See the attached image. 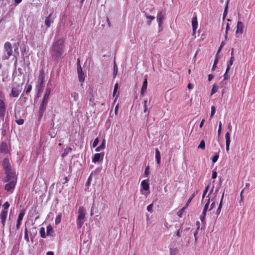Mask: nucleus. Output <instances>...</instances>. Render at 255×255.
<instances>
[{"label": "nucleus", "mask_w": 255, "mask_h": 255, "mask_svg": "<svg viewBox=\"0 0 255 255\" xmlns=\"http://www.w3.org/2000/svg\"><path fill=\"white\" fill-rule=\"evenodd\" d=\"M64 41L63 39H59L55 41L50 48V53L51 59L58 63L60 60L64 56Z\"/></svg>", "instance_id": "1"}, {"label": "nucleus", "mask_w": 255, "mask_h": 255, "mask_svg": "<svg viewBox=\"0 0 255 255\" xmlns=\"http://www.w3.org/2000/svg\"><path fill=\"white\" fill-rule=\"evenodd\" d=\"M45 73L44 69H42L39 71L37 79V84L36 86L37 91V97L40 96V93L43 91L45 87Z\"/></svg>", "instance_id": "2"}, {"label": "nucleus", "mask_w": 255, "mask_h": 255, "mask_svg": "<svg viewBox=\"0 0 255 255\" xmlns=\"http://www.w3.org/2000/svg\"><path fill=\"white\" fill-rule=\"evenodd\" d=\"M6 111V99L4 93L0 91V118L3 119Z\"/></svg>", "instance_id": "3"}, {"label": "nucleus", "mask_w": 255, "mask_h": 255, "mask_svg": "<svg viewBox=\"0 0 255 255\" xmlns=\"http://www.w3.org/2000/svg\"><path fill=\"white\" fill-rule=\"evenodd\" d=\"M78 216L76 220V223L77 228L78 229H81L84 224V219L85 218V211L84 208L83 207H80L78 209Z\"/></svg>", "instance_id": "4"}, {"label": "nucleus", "mask_w": 255, "mask_h": 255, "mask_svg": "<svg viewBox=\"0 0 255 255\" xmlns=\"http://www.w3.org/2000/svg\"><path fill=\"white\" fill-rule=\"evenodd\" d=\"M4 49L7 52V55L4 56V59H8L12 55V45L9 42H6L4 44Z\"/></svg>", "instance_id": "5"}, {"label": "nucleus", "mask_w": 255, "mask_h": 255, "mask_svg": "<svg viewBox=\"0 0 255 255\" xmlns=\"http://www.w3.org/2000/svg\"><path fill=\"white\" fill-rule=\"evenodd\" d=\"M77 72L78 74V78L80 82H83L85 80V74L82 71L81 66L80 63V60L78 59L77 62Z\"/></svg>", "instance_id": "6"}, {"label": "nucleus", "mask_w": 255, "mask_h": 255, "mask_svg": "<svg viewBox=\"0 0 255 255\" xmlns=\"http://www.w3.org/2000/svg\"><path fill=\"white\" fill-rule=\"evenodd\" d=\"M16 184V179H13L12 180L9 181L8 183L5 185L4 189L7 192L13 191L15 188Z\"/></svg>", "instance_id": "7"}, {"label": "nucleus", "mask_w": 255, "mask_h": 255, "mask_svg": "<svg viewBox=\"0 0 255 255\" xmlns=\"http://www.w3.org/2000/svg\"><path fill=\"white\" fill-rule=\"evenodd\" d=\"M209 203H210V199H208L207 202L205 204V205L204 206L203 212L200 217V219L202 223L205 222V217H206V213H207L208 208L209 207Z\"/></svg>", "instance_id": "8"}, {"label": "nucleus", "mask_w": 255, "mask_h": 255, "mask_svg": "<svg viewBox=\"0 0 255 255\" xmlns=\"http://www.w3.org/2000/svg\"><path fill=\"white\" fill-rule=\"evenodd\" d=\"M10 150L5 142H2L0 143V153L3 154L9 153Z\"/></svg>", "instance_id": "9"}, {"label": "nucleus", "mask_w": 255, "mask_h": 255, "mask_svg": "<svg viewBox=\"0 0 255 255\" xmlns=\"http://www.w3.org/2000/svg\"><path fill=\"white\" fill-rule=\"evenodd\" d=\"M165 11L162 10L158 13L157 15V21L158 23V26L160 27L163 22V20L165 18Z\"/></svg>", "instance_id": "10"}, {"label": "nucleus", "mask_w": 255, "mask_h": 255, "mask_svg": "<svg viewBox=\"0 0 255 255\" xmlns=\"http://www.w3.org/2000/svg\"><path fill=\"white\" fill-rule=\"evenodd\" d=\"M7 213L8 212L7 210H2L1 211L0 213V220H1L2 228L3 229H4L5 226V221L7 218Z\"/></svg>", "instance_id": "11"}, {"label": "nucleus", "mask_w": 255, "mask_h": 255, "mask_svg": "<svg viewBox=\"0 0 255 255\" xmlns=\"http://www.w3.org/2000/svg\"><path fill=\"white\" fill-rule=\"evenodd\" d=\"M20 88L19 86H17L14 87H12L10 94V96L12 97H17L20 92Z\"/></svg>", "instance_id": "12"}, {"label": "nucleus", "mask_w": 255, "mask_h": 255, "mask_svg": "<svg viewBox=\"0 0 255 255\" xmlns=\"http://www.w3.org/2000/svg\"><path fill=\"white\" fill-rule=\"evenodd\" d=\"M2 165L3 167V169L5 171H10L11 170V166L9 161V159L7 158H5L2 162Z\"/></svg>", "instance_id": "13"}, {"label": "nucleus", "mask_w": 255, "mask_h": 255, "mask_svg": "<svg viewBox=\"0 0 255 255\" xmlns=\"http://www.w3.org/2000/svg\"><path fill=\"white\" fill-rule=\"evenodd\" d=\"M47 105V103H43V102H41L40 107H39V118L40 119H41L42 118V117H43V113L46 109Z\"/></svg>", "instance_id": "14"}, {"label": "nucleus", "mask_w": 255, "mask_h": 255, "mask_svg": "<svg viewBox=\"0 0 255 255\" xmlns=\"http://www.w3.org/2000/svg\"><path fill=\"white\" fill-rule=\"evenodd\" d=\"M198 25L197 17L196 15H195L192 19V27L193 34H195L196 33V31L198 28Z\"/></svg>", "instance_id": "15"}, {"label": "nucleus", "mask_w": 255, "mask_h": 255, "mask_svg": "<svg viewBox=\"0 0 255 255\" xmlns=\"http://www.w3.org/2000/svg\"><path fill=\"white\" fill-rule=\"evenodd\" d=\"M147 87V77L145 76L144 81L141 89L140 94L141 96H144V93Z\"/></svg>", "instance_id": "16"}, {"label": "nucleus", "mask_w": 255, "mask_h": 255, "mask_svg": "<svg viewBox=\"0 0 255 255\" xmlns=\"http://www.w3.org/2000/svg\"><path fill=\"white\" fill-rule=\"evenodd\" d=\"M5 173L6 174V179L5 180L6 182H9L12 180L13 179H16L13 174L12 173L11 170L10 171H5Z\"/></svg>", "instance_id": "17"}, {"label": "nucleus", "mask_w": 255, "mask_h": 255, "mask_svg": "<svg viewBox=\"0 0 255 255\" xmlns=\"http://www.w3.org/2000/svg\"><path fill=\"white\" fill-rule=\"evenodd\" d=\"M244 27V23L241 21H238L237 22V30L236 31V34L239 33L242 34L243 32Z\"/></svg>", "instance_id": "18"}, {"label": "nucleus", "mask_w": 255, "mask_h": 255, "mask_svg": "<svg viewBox=\"0 0 255 255\" xmlns=\"http://www.w3.org/2000/svg\"><path fill=\"white\" fill-rule=\"evenodd\" d=\"M51 92V89L49 88H47L45 93L43 96L42 101L43 103H46L48 104L49 97Z\"/></svg>", "instance_id": "19"}, {"label": "nucleus", "mask_w": 255, "mask_h": 255, "mask_svg": "<svg viewBox=\"0 0 255 255\" xmlns=\"http://www.w3.org/2000/svg\"><path fill=\"white\" fill-rule=\"evenodd\" d=\"M141 186L144 190L147 191L149 190V185L146 180H144L141 182Z\"/></svg>", "instance_id": "20"}, {"label": "nucleus", "mask_w": 255, "mask_h": 255, "mask_svg": "<svg viewBox=\"0 0 255 255\" xmlns=\"http://www.w3.org/2000/svg\"><path fill=\"white\" fill-rule=\"evenodd\" d=\"M224 192L222 194L219 205L218 208L216 211V214L217 215H219L221 212V209L222 207V202H223V198H224Z\"/></svg>", "instance_id": "21"}, {"label": "nucleus", "mask_w": 255, "mask_h": 255, "mask_svg": "<svg viewBox=\"0 0 255 255\" xmlns=\"http://www.w3.org/2000/svg\"><path fill=\"white\" fill-rule=\"evenodd\" d=\"M105 147H106V140L105 139H104L102 140V142L101 145L96 148L95 151H97V152L100 151L101 150L104 149L105 148Z\"/></svg>", "instance_id": "22"}, {"label": "nucleus", "mask_w": 255, "mask_h": 255, "mask_svg": "<svg viewBox=\"0 0 255 255\" xmlns=\"http://www.w3.org/2000/svg\"><path fill=\"white\" fill-rule=\"evenodd\" d=\"M234 61V56H231L230 60L227 63V72L230 70V67L233 64Z\"/></svg>", "instance_id": "23"}, {"label": "nucleus", "mask_w": 255, "mask_h": 255, "mask_svg": "<svg viewBox=\"0 0 255 255\" xmlns=\"http://www.w3.org/2000/svg\"><path fill=\"white\" fill-rule=\"evenodd\" d=\"M101 157V153H96L92 158V162L93 163H96L100 161Z\"/></svg>", "instance_id": "24"}, {"label": "nucleus", "mask_w": 255, "mask_h": 255, "mask_svg": "<svg viewBox=\"0 0 255 255\" xmlns=\"http://www.w3.org/2000/svg\"><path fill=\"white\" fill-rule=\"evenodd\" d=\"M155 158L157 163L160 164V154L158 149H155Z\"/></svg>", "instance_id": "25"}, {"label": "nucleus", "mask_w": 255, "mask_h": 255, "mask_svg": "<svg viewBox=\"0 0 255 255\" xmlns=\"http://www.w3.org/2000/svg\"><path fill=\"white\" fill-rule=\"evenodd\" d=\"M51 14H50L46 17L45 21V25H46V26L47 27H49L50 26L51 23L52 22V21H51Z\"/></svg>", "instance_id": "26"}, {"label": "nucleus", "mask_w": 255, "mask_h": 255, "mask_svg": "<svg viewBox=\"0 0 255 255\" xmlns=\"http://www.w3.org/2000/svg\"><path fill=\"white\" fill-rule=\"evenodd\" d=\"M15 122L18 125H22L24 124V120L22 119H18L17 116L15 114Z\"/></svg>", "instance_id": "27"}, {"label": "nucleus", "mask_w": 255, "mask_h": 255, "mask_svg": "<svg viewBox=\"0 0 255 255\" xmlns=\"http://www.w3.org/2000/svg\"><path fill=\"white\" fill-rule=\"evenodd\" d=\"M229 0H228L227 2H226V6L225 7L224 11V12H223V20L225 19V17L227 16V13H228Z\"/></svg>", "instance_id": "28"}, {"label": "nucleus", "mask_w": 255, "mask_h": 255, "mask_svg": "<svg viewBox=\"0 0 255 255\" xmlns=\"http://www.w3.org/2000/svg\"><path fill=\"white\" fill-rule=\"evenodd\" d=\"M72 151V148L71 147H68L64 149V152L62 154V157L63 158L66 156L68 154Z\"/></svg>", "instance_id": "29"}, {"label": "nucleus", "mask_w": 255, "mask_h": 255, "mask_svg": "<svg viewBox=\"0 0 255 255\" xmlns=\"http://www.w3.org/2000/svg\"><path fill=\"white\" fill-rule=\"evenodd\" d=\"M71 96L75 102H77L79 99L78 94L75 92L71 93Z\"/></svg>", "instance_id": "30"}, {"label": "nucleus", "mask_w": 255, "mask_h": 255, "mask_svg": "<svg viewBox=\"0 0 255 255\" xmlns=\"http://www.w3.org/2000/svg\"><path fill=\"white\" fill-rule=\"evenodd\" d=\"M62 217V213H59L55 218V224L58 225L61 222V219Z\"/></svg>", "instance_id": "31"}, {"label": "nucleus", "mask_w": 255, "mask_h": 255, "mask_svg": "<svg viewBox=\"0 0 255 255\" xmlns=\"http://www.w3.org/2000/svg\"><path fill=\"white\" fill-rule=\"evenodd\" d=\"M226 144H230V133L229 132H227L225 134Z\"/></svg>", "instance_id": "32"}, {"label": "nucleus", "mask_w": 255, "mask_h": 255, "mask_svg": "<svg viewBox=\"0 0 255 255\" xmlns=\"http://www.w3.org/2000/svg\"><path fill=\"white\" fill-rule=\"evenodd\" d=\"M186 207H183L182 208H181V209H180L178 212L177 213V216L180 217V218H181L182 216V215L184 212V211L185 210V209H186Z\"/></svg>", "instance_id": "33"}, {"label": "nucleus", "mask_w": 255, "mask_h": 255, "mask_svg": "<svg viewBox=\"0 0 255 255\" xmlns=\"http://www.w3.org/2000/svg\"><path fill=\"white\" fill-rule=\"evenodd\" d=\"M25 215V212L24 210H21L19 215H18V219L17 220H18V221H20V222H21V221L22 220L23 218V217Z\"/></svg>", "instance_id": "34"}, {"label": "nucleus", "mask_w": 255, "mask_h": 255, "mask_svg": "<svg viewBox=\"0 0 255 255\" xmlns=\"http://www.w3.org/2000/svg\"><path fill=\"white\" fill-rule=\"evenodd\" d=\"M198 148L204 150L205 149V142L204 140H202L198 146Z\"/></svg>", "instance_id": "35"}, {"label": "nucleus", "mask_w": 255, "mask_h": 255, "mask_svg": "<svg viewBox=\"0 0 255 255\" xmlns=\"http://www.w3.org/2000/svg\"><path fill=\"white\" fill-rule=\"evenodd\" d=\"M40 236L42 238H46V234L45 232V228L44 227H41L40 229Z\"/></svg>", "instance_id": "36"}, {"label": "nucleus", "mask_w": 255, "mask_h": 255, "mask_svg": "<svg viewBox=\"0 0 255 255\" xmlns=\"http://www.w3.org/2000/svg\"><path fill=\"white\" fill-rule=\"evenodd\" d=\"M218 89V87L215 85H214L212 88L211 95H213V94L216 93L217 92Z\"/></svg>", "instance_id": "37"}, {"label": "nucleus", "mask_w": 255, "mask_h": 255, "mask_svg": "<svg viewBox=\"0 0 255 255\" xmlns=\"http://www.w3.org/2000/svg\"><path fill=\"white\" fill-rule=\"evenodd\" d=\"M195 194L193 193L190 197V198H189V199L188 200L186 204V205L185 206V207H186V208H187V207L189 206V204L190 203V202H191V201L193 200V199L195 197Z\"/></svg>", "instance_id": "38"}, {"label": "nucleus", "mask_w": 255, "mask_h": 255, "mask_svg": "<svg viewBox=\"0 0 255 255\" xmlns=\"http://www.w3.org/2000/svg\"><path fill=\"white\" fill-rule=\"evenodd\" d=\"M24 239L26 240L27 242H29L28 231L26 227H25L24 229Z\"/></svg>", "instance_id": "39"}, {"label": "nucleus", "mask_w": 255, "mask_h": 255, "mask_svg": "<svg viewBox=\"0 0 255 255\" xmlns=\"http://www.w3.org/2000/svg\"><path fill=\"white\" fill-rule=\"evenodd\" d=\"M219 152H220V150H219L218 152L216 153V154L212 158V162L213 163H215L218 160L219 157Z\"/></svg>", "instance_id": "40"}, {"label": "nucleus", "mask_w": 255, "mask_h": 255, "mask_svg": "<svg viewBox=\"0 0 255 255\" xmlns=\"http://www.w3.org/2000/svg\"><path fill=\"white\" fill-rule=\"evenodd\" d=\"M52 231H53V228L50 225H49L47 227L46 232H47V235L48 236L50 235V234L51 232H52Z\"/></svg>", "instance_id": "41"}, {"label": "nucleus", "mask_w": 255, "mask_h": 255, "mask_svg": "<svg viewBox=\"0 0 255 255\" xmlns=\"http://www.w3.org/2000/svg\"><path fill=\"white\" fill-rule=\"evenodd\" d=\"M149 174V166H147L146 167V168L145 169L144 175L145 177H147L148 176Z\"/></svg>", "instance_id": "42"}, {"label": "nucleus", "mask_w": 255, "mask_h": 255, "mask_svg": "<svg viewBox=\"0 0 255 255\" xmlns=\"http://www.w3.org/2000/svg\"><path fill=\"white\" fill-rule=\"evenodd\" d=\"M216 112V108L215 106H212L211 107V115L210 117L211 118L213 117Z\"/></svg>", "instance_id": "43"}, {"label": "nucleus", "mask_w": 255, "mask_h": 255, "mask_svg": "<svg viewBox=\"0 0 255 255\" xmlns=\"http://www.w3.org/2000/svg\"><path fill=\"white\" fill-rule=\"evenodd\" d=\"M209 185H208L206 187L204 192H203V195H202V200H203V199L204 198L205 195H206L207 193L208 192V190H209Z\"/></svg>", "instance_id": "44"}, {"label": "nucleus", "mask_w": 255, "mask_h": 255, "mask_svg": "<svg viewBox=\"0 0 255 255\" xmlns=\"http://www.w3.org/2000/svg\"><path fill=\"white\" fill-rule=\"evenodd\" d=\"M9 206H10V205H9V203L8 202H5L2 205V207L4 209L3 210H7L8 209V208H9Z\"/></svg>", "instance_id": "45"}, {"label": "nucleus", "mask_w": 255, "mask_h": 255, "mask_svg": "<svg viewBox=\"0 0 255 255\" xmlns=\"http://www.w3.org/2000/svg\"><path fill=\"white\" fill-rule=\"evenodd\" d=\"M32 89V85H28V86H27L25 90V92L26 93V94H27L28 93H29L31 90Z\"/></svg>", "instance_id": "46"}, {"label": "nucleus", "mask_w": 255, "mask_h": 255, "mask_svg": "<svg viewBox=\"0 0 255 255\" xmlns=\"http://www.w3.org/2000/svg\"><path fill=\"white\" fill-rule=\"evenodd\" d=\"M118 73V67L117 65L114 63V77H115Z\"/></svg>", "instance_id": "47"}, {"label": "nucleus", "mask_w": 255, "mask_h": 255, "mask_svg": "<svg viewBox=\"0 0 255 255\" xmlns=\"http://www.w3.org/2000/svg\"><path fill=\"white\" fill-rule=\"evenodd\" d=\"M99 142V140L98 137L96 138L93 142V147H95L96 146H97V145L98 144Z\"/></svg>", "instance_id": "48"}, {"label": "nucleus", "mask_w": 255, "mask_h": 255, "mask_svg": "<svg viewBox=\"0 0 255 255\" xmlns=\"http://www.w3.org/2000/svg\"><path fill=\"white\" fill-rule=\"evenodd\" d=\"M118 87H119V85L118 83H116L115 86H114V91H113V96H114L117 92V91L118 89Z\"/></svg>", "instance_id": "49"}, {"label": "nucleus", "mask_w": 255, "mask_h": 255, "mask_svg": "<svg viewBox=\"0 0 255 255\" xmlns=\"http://www.w3.org/2000/svg\"><path fill=\"white\" fill-rule=\"evenodd\" d=\"M230 29V25L228 23H227L226 25V31H225V39H226L227 38V33L228 31Z\"/></svg>", "instance_id": "50"}, {"label": "nucleus", "mask_w": 255, "mask_h": 255, "mask_svg": "<svg viewBox=\"0 0 255 255\" xmlns=\"http://www.w3.org/2000/svg\"><path fill=\"white\" fill-rule=\"evenodd\" d=\"M176 250L174 249H170V255H176Z\"/></svg>", "instance_id": "51"}, {"label": "nucleus", "mask_w": 255, "mask_h": 255, "mask_svg": "<svg viewBox=\"0 0 255 255\" xmlns=\"http://www.w3.org/2000/svg\"><path fill=\"white\" fill-rule=\"evenodd\" d=\"M222 123H221V122H219V124L218 130V135L220 134V133H221V130H222Z\"/></svg>", "instance_id": "52"}, {"label": "nucleus", "mask_w": 255, "mask_h": 255, "mask_svg": "<svg viewBox=\"0 0 255 255\" xmlns=\"http://www.w3.org/2000/svg\"><path fill=\"white\" fill-rule=\"evenodd\" d=\"M152 207H153V204H149L147 207V210L148 212H151L152 211Z\"/></svg>", "instance_id": "53"}, {"label": "nucleus", "mask_w": 255, "mask_h": 255, "mask_svg": "<svg viewBox=\"0 0 255 255\" xmlns=\"http://www.w3.org/2000/svg\"><path fill=\"white\" fill-rule=\"evenodd\" d=\"M61 180H62V183L63 184H65L68 182L69 179L67 177H65L62 179H61Z\"/></svg>", "instance_id": "54"}, {"label": "nucleus", "mask_w": 255, "mask_h": 255, "mask_svg": "<svg viewBox=\"0 0 255 255\" xmlns=\"http://www.w3.org/2000/svg\"><path fill=\"white\" fill-rule=\"evenodd\" d=\"M228 72H227V69H226L225 73L224 75V80H226L229 79V76L228 75Z\"/></svg>", "instance_id": "55"}, {"label": "nucleus", "mask_w": 255, "mask_h": 255, "mask_svg": "<svg viewBox=\"0 0 255 255\" xmlns=\"http://www.w3.org/2000/svg\"><path fill=\"white\" fill-rule=\"evenodd\" d=\"M217 176V172L215 171H213L212 175V179H214L216 178Z\"/></svg>", "instance_id": "56"}, {"label": "nucleus", "mask_w": 255, "mask_h": 255, "mask_svg": "<svg viewBox=\"0 0 255 255\" xmlns=\"http://www.w3.org/2000/svg\"><path fill=\"white\" fill-rule=\"evenodd\" d=\"M146 17L147 19H149L150 20H152L155 18V17L154 16L149 15H146Z\"/></svg>", "instance_id": "57"}, {"label": "nucleus", "mask_w": 255, "mask_h": 255, "mask_svg": "<svg viewBox=\"0 0 255 255\" xmlns=\"http://www.w3.org/2000/svg\"><path fill=\"white\" fill-rule=\"evenodd\" d=\"M21 222H20V221L17 220L16 228L17 230L19 229L20 226L21 225Z\"/></svg>", "instance_id": "58"}, {"label": "nucleus", "mask_w": 255, "mask_h": 255, "mask_svg": "<svg viewBox=\"0 0 255 255\" xmlns=\"http://www.w3.org/2000/svg\"><path fill=\"white\" fill-rule=\"evenodd\" d=\"M244 189H243L241 192V194H240V203H241V202H243V200H244V197H243V193L244 192Z\"/></svg>", "instance_id": "59"}, {"label": "nucleus", "mask_w": 255, "mask_h": 255, "mask_svg": "<svg viewBox=\"0 0 255 255\" xmlns=\"http://www.w3.org/2000/svg\"><path fill=\"white\" fill-rule=\"evenodd\" d=\"M214 76L213 74H209L208 75V81H211L213 78H214Z\"/></svg>", "instance_id": "60"}, {"label": "nucleus", "mask_w": 255, "mask_h": 255, "mask_svg": "<svg viewBox=\"0 0 255 255\" xmlns=\"http://www.w3.org/2000/svg\"><path fill=\"white\" fill-rule=\"evenodd\" d=\"M180 232H182V230L179 229L176 233V235L178 238H180L181 237Z\"/></svg>", "instance_id": "61"}, {"label": "nucleus", "mask_w": 255, "mask_h": 255, "mask_svg": "<svg viewBox=\"0 0 255 255\" xmlns=\"http://www.w3.org/2000/svg\"><path fill=\"white\" fill-rule=\"evenodd\" d=\"M199 227L198 226V227L197 228V230L195 231V232L194 233V236L195 237V241L197 240V235L198 234V230H199Z\"/></svg>", "instance_id": "62"}, {"label": "nucleus", "mask_w": 255, "mask_h": 255, "mask_svg": "<svg viewBox=\"0 0 255 255\" xmlns=\"http://www.w3.org/2000/svg\"><path fill=\"white\" fill-rule=\"evenodd\" d=\"M30 230H31V231L32 232V233L34 234H36L37 233V230H36V227H33L32 228H31L30 229Z\"/></svg>", "instance_id": "63"}, {"label": "nucleus", "mask_w": 255, "mask_h": 255, "mask_svg": "<svg viewBox=\"0 0 255 255\" xmlns=\"http://www.w3.org/2000/svg\"><path fill=\"white\" fill-rule=\"evenodd\" d=\"M218 62V55H217V54L216 55V58H215V59L214 60V64H215L217 65V63Z\"/></svg>", "instance_id": "64"}]
</instances>
